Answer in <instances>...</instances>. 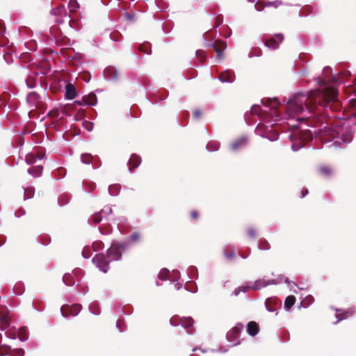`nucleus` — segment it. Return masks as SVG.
<instances>
[{
    "mask_svg": "<svg viewBox=\"0 0 356 356\" xmlns=\"http://www.w3.org/2000/svg\"><path fill=\"white\" fill-rule=\"evenodd\" d=\"M320 88L308 92H296L287 99L284 118H295L302 114L293 124L289 136L291 149L296 152L304 147V143L312 140L314 136H319L324 143L332 142L330 146L343 149L353 140L350 132L343 131L341 127H330L326 120L331 115L328 110H337L339 106L337 99V86L338 80L333 76L330 80L318 79Z\"/></svg>",
    "mask_w": 356,
    "mask_h": 356,
    "instance_id": "nucleus-1",
    "label": "nucleus"
},
{
    "mask_svg": "<svg viewBox=\"0 0 356 356\" xmlns=\"http://www.w3.org/2000/svg\"><path fill=\"white\" fill-rule=\"evenodd\" d=\"M263 105L270 108V112L263 111L259 104L252 106L250 113H245V120L247 124H252L248 117L250 115L257 116L260 122L255 128L256 134L266 138L270 141H276L279 138L278 132L273 127V124L280 120V113L277 108L281 104L277 97L262 99Z\"/></svg>",
    "mask_w": 356,
    "mask_h": 356,
    "instance_id": "nucleus-2",
    "label": "nucleus"
},
{
    "mask_svg": "<svg viewBox=\"0 0 356 356\" xmlns=\"http://www.w3.org/2000/svg\"><path fill=\"white\" fill-rule=\"evenodd\" d=\"M122 257V252L117 246L116 243L113 242L111 247L108 249L106 254H96L92 259V263L104 273L109 269V263L113 261H118Z\"/></svg>",
    "mask_w": 356,
    "mask_h": 356,
    "instance_id": "nucleus-3",
    "label": "nucleus"
},
{
    "mask_svg": "<svg viewBox=\"0 0 356 356\" xmlns=\"http://www.w3.org/2000/svg\"><path fill=\"white\" fill-rule=\"evenodd\" d=\"M51 13L55 17V22L57 24H61L67 22L68 25L72 28V19L70 15H68L65 6L61 5L52 8Z\"/></svg>",
    "mask_w": 356,
    "mask_h": 356,
    "instance_id": "nucleus-4",
    "label": "nucleus"
},
{
    "mask_svg": "<svg viewBox=\"0 0 356 356\" xmlns=\"http://www.w3.org/2000/svg\"><path fill=\"white\" fill-rule=\"evenodd\" d=\"M26 102L31 110H42L44 107L41 96L36 92H30L27 94Z\"/></svg>",
    "mask_w": 356,
    "mask_h": 356,
    "instance_id": "nucleus-5",
    "label": "nucleus"
},
{
    "mask_svg": "<svg viewBox=\"0 0 356 356\" xmlns=\"http://www.w3.org/2000/svg\"><path fill=\"white\" fill-rule=\"evenodd\" d=\"M82 309L81 304H74L71 306L65 305L61 307L60 313L63 317L67 318L69 316H77Z\"/></svg>",
    "mask_w": 356,
    "mask_h": 356,
    "instance_id": "nucleus-6",
    "label": "nucleus"
},
{
    "mask_svg": "<svg viewBox=\"0 0 356 356\" xmlns=\"http://www.w3.org/2000/svg\"><path fill=\"white\" fill-rule=\"evenodd\" d=\"M170 323L172 326H177L181 325L184 329L191 327L194 321L191 317L180 318L179 316H173L170 320Z\"/></svg>",
    "mask_w": 356,
    "mask_h": 356,
    "instance_id": "nucleus-7",
    "label": "nucleus"
},
{
    "mask_svg": "<svg viewBox=\"0 0 356 356\" xmlns=\"http://www.w3.org/2000/svg\"><path fill=\"white\" fill-rule=\"evenodd\" d=\"M280 283V281L277 280H266L263 277L252 282V286L250 288H252V290H260L268 285L278 284Z\"/></svg>",
    "mask_w": 356,
    "mask_h": 356,
    "instance_id": "nucleus-8",
    "label": "nucleus"
},
{
    "mask_svg": "<svg viewBox=\"0 0 356 356\" xmlns=\"http://www.w3.org/2000/svg\"><path fill=\"white\" fill-rule=\"evenodd\" d=\"M284 40V35L282 33L275 34L273 37L266 40L264 44L268 48L275 50L279 47L280 43Z\"/></svg>",
    "mask_w": 356,
    "mask_h": 356,
    "instance_id": "nucleus-9",
    "label": "nucleus"
},
{
    "mask_svg": "<svg viewBox=\"0 0 356 356\" xmlns=\"http://www.w3.org/2000/svg\"><path fill=\"white\" fill-rule=\"evenodd\" d=\"M248 142V138L245 135L241 136L236 138L231 144V149L234 152L244 148Z\"/></svg>",
    "mask_w": 356,
    "mask_h": 356,
    "instance_id": "nucleus-10",
    "label": "nucleus"
},
{
    "mask_svg": "<svg viewBox=\"0 0 356 356\" xmlns=\"http://www.w3.org/2000/svg\"><path fill=\"white\" fill-rule=\"evenodd\" d=\"M103 74L106 81H114L118 79V71L115 67L108 66L104 69Z\"/></svg>",
    "mask_w": 356,
    "mask_h": 356,
    "instance_id": "nucleus-11",
    "label": "nucleus"
},
{
    "mask_svg": "<svg viewBox=\"0 0 356 356\" xmlns=\"http://www.w3.org/2000/svg\"><path fill=\"white\" fill-rule=\"evenodd\" d=\"M280 302L275 298H268L265 300V307L269 312H275L277 314V307Z\"/></svg>",
    "mask_w": 356,
    "mask_h": 356,
    "instance_id": "nucleus-12",
    "label": "nucleus"
},
{
    "mask_svg": "<svg viewBox=\"0 0 356 356\" xmlns=\"http://www.w3.org/2000/svg\"><path fill=\"white\" fill-rule=\"evenodd\" d=\"M218 79L222 83H233L235 81V75L233 71L227 70L223 71Z\"/></svg>",
    "mask_w": 356,
    "mask_h": 356,
    "instance_id": "nucleus-13",
    "label": "nucleus"
},
{
    "mask_svg": "<svg viewBox=\"0 0 356 356\" xmlns=\"http://www.w3.org/2000/svg\"><path fill=\"white\" fill-rule=\"evenodd\" d=\"M141 163V158L136 154H132L128 161L129 171L132 173L133 169L138 168Z\"/></svg>",
    "mask_w": 356,
    "mask_h": 356,
    "instance_id": "nucleus-14",
    "label": "nucleus"
},
{
    "mask_svg": "<svg viewBox=\"0 0 356 356\" xmlns=\"http://www.w3.org/2000/svg\"><path fill=\"white\" fill-rule=\"evenodd\" d=\"M82 102L84 106H93L97 103V98L95 93L91 92L88 95L82 97Z\"/></svg>",
    "mask_w": 356,
    "mask_h": 356,
    "instance_id": "nucleus-15",
    "label": "nucleus"
},
{
    "mask_svg": "<svg viewBox=\"0 0 356 356\" xmlns=\"http://www.w3.org/2000/svg\"><path fill=\"white\" fill-rule=\"evenodd\" d=\"M282 4V2L280 0H275V1H266L264 5L263 4V3H259V1H257L254 7L257 10L261 11L264 7L273 6L275 8H277L279 6Z\"/></svg>",
    "mask_w": 356,
    "mask_h": 356,
    "instance_id": "nucleus-16",
    "label": "nucleus"
},
{
    "mask_svg": "<svg viewBox=\"0 0 356 356\" xmlns=\"http://www.w3.org/2000/svg\"><path fill=\"white\" fill-rule=\"evenodd\" d=\"M38 75H44V72L42 71H38L34 72L33 74H31L29 76L27 79H26L25 82L26 86L30 88H34L36 86V81H35V76Z\"/></svg>",
    "mask_w": 356,
    "mask_h": 356,
    "instance_id": "nucleus-17",
    "label": "nucleus"
},
{
    "mask_svg": "<svg viewBox=\"0 0 356 356\" xmlns=\"http://www.w3.org/2000/svg\"><path fill=\"white\" fill-rule=\"evenodd\" d=\"M77 95V92L75 86L72 83L67 84L65 86V97L67 99L72 100Z\"/></svg>",
    "mask_w": 356,
    "mask_h": 356,
    "instance_id": "nucleus-18",
    "label": "nucleus"
},
{
    "mask_svg": "<svg viewBox=\"0 0 356 356\" xmlns=\"http://www.w3.org/2000/svg\"><path fill=\"white\" fill-rule=\"evenodd\" d=\"M243 325L242 323H237L232 329H231L227 333V335H226V337H227V340H232V334L233 333H236V335H238L240 334L241 332L243 330Z\"/></svg>",
    "mask_w": 356,
    "mask_h": 356,
    "instance_id": "nucleus-19",
    "label": "nucleus"
},
{
    "mask_svg": "<svg viewBox=\"0 0 356 356\" xmlns=\"http://www.w3.org/2000/svg\"><path fill=\"white\" fill-rule=\"evenodd\" d=\"M259 330L258 324L254 321H250L247 325V332L252 337L255 336Z\"/></svg>",
    "mask_w": 356,
    "mask_h": 356,
    "instance_id": "nucleus-20",
    "label": "nucleus"
},
{
    "mask_svg": "<svg viewBox=\"0 0 356 356\" xmlns=\"http://www.w3.org/2000/svg\"><path fill=\"white\" fill-rule=\"evenodd\" d=\"M318 11V8L316 6H307L304 10L299 13L300 17H307L311 14H316Z\"/></svg>",
    "mask_w": 356,
    "mask_h": 356,
    "instance_id": "nucleus-21",
    "label": "nucleus"
},
{
    "mask_svg": "<svg viewBox=\"0 0 356 356\" xmlns=\"http://www.w3.org/2000/svg\"><path fill=\"white\" fill-rule=\"evenodd\" d=\"M337 312H339V310H337ZM354 312L352 309L347 310V311H342L341 312H337L336 314V317L337 318V322L334 323V324H337L339 321L346 318L348 316H352Z\"/></svg>",
    "mask_w": 356,
    "mask_h": 356,
    "instance_id": "nucleus-22",
    "label": "nucleus"
},
{
    "mask_svg": "<svg viewBox=\"0 0 356 356\" xmlns=\"http://www.w3.org/2000/svg\"><path fill=\"white\" fill-rule=\"evenodd\" d=\"M43 168L42 165H36L28 169V173L34 177H38L42 173Z\"/></svg>",
    "mask_w": 356,
    "mask_h": 356,
    "instance_id": "nucleus-23",
    "label": "nucleus"
},
{
    "mask_svg": "<svg viewBox=\"0 0 356 356\" xmlns=\"http://www.w3.org/2000/svg\"><path fill=\"white\" fill-rule=\"evenodd\" d=\"M13 293L17 296H21L24 293L25 291L24 284L22 282H17L13 289Z\"/></svg>",
    "mask_w": 356,
    "mask_h": 356,
    "instance_id": "nucleus-24",
    "label": "nucleus"
},
{
    "mask_svg": "<svg viewBox=\"0 0 356 356\" xmlns=\"http://www.w3.org/2000/svg\"><path fill=\"white\" fill-rule=\"evenodd\" d=\"M44 156V154L40 156H36L35 154L31 153L26 156L25 161L27 164L31 165L35 163L38 159L42 160Z\"/></svg>",
    "mask_w": 356,
    "mask_h": 356,
    "instance_id": "nucleus-25",
    "label": "nucleus"
},
{
    "mask_svg": "<svg viewBox=\"0 0 356 356\" xmlns=\"http://www.w3.org/2000/svg\"><path fill=\"white\" fill-rule=\"evenodd\" d=\"M63 282L68 286H72L74 284L75 282L72 274L67 273L63 277Z\"/></svg>",
    "mask_w": 356,
    "mask_h": 356,
    "instance_id": "nucleus-26",
    "label": "nucleus"
},
{
    "mask_svg": "<svg viewBox=\"0 0 356 356\" xmlns=\"http://www.w3.org/2000/svg\"><path fill=\"white\" fill-rule=\"evenodd\" d=\"M6 29L4 26L0 23V47H4L8 44L7 39L4 37Z\"/></svg>",
    "mask_w": 356,
    "mask_h": 356,
    "instance_id": "nucleus-27",
    "label": "nucleus"
},
{
    "mask_svg": "<svg viewBox=\"0 0 356 356\" xmlns=\"http://www.w3.org/2000/svg\"><path fill=\"white\" fill-rule=\"evenodd\" d=\"M88 309L91 314L98 316L101 313L99 303L97 302H92L90 304Z\"/></svg>",
    "mask_w": 356,
    "mask_h": 356,
    "instance_id": "nucleus-28",
    "label": "nucleus"
},
{
    "mask_svg": "<svg viewBox=\"0 0 356 356\" xmlns=\"http://www.w3.org/2000/svg\"><path fill=\"white\" fill-rule=\"evenodd\" d=\"M296 298L293 296H289L286 298L284 300V309L286 310H289L295 304Z\"/></svg>",
    "mask_w": 356,
    "mask_h": 356,
    "instance_id": "nucleus-29",
    "label": "nucleus"
},
{
    "mask_svg": "<svg viewBox=\"0 0 356 356\" xmlns=\"http://www.w3.org/2000/svg\"><path fill=\"white\" fill-rule=\"evenodd\" d=\"M206 147L209 152H216L220 147V143L216 140H211L207 143Z\"/></svg>",
    "mask_w": 356,
    "mask_h": 356,
    "instance_id": "nucleus-30",
    "label": "nucleus"
},
{
    "mask_svg": "<svg viewBox=\"0 0 356 356\" xmlns=\"http://www.w3.org/2000/svg\"><path fill=\"white\" fill-rule=\"evenodd\" d=\"M6 349L11 351L10 356H24L25 354L24 350L22 348H18L15 350H11V347L7 345L3 346Z\"/></svg>",
    "mask_w": 356,
    "mask_h": 356,
    "instance_id": "nucleus-31",
    "label": "nucleus"
},
{
    "mask_svg": "<svg viewBox=\"0 0 356 356\" xmlns=\"http://www.w3.org/2000/svg\"><path fill=\"white\" fill-rule=\"evenodd\" d=\"M120 188V185L119 184H113L108 186V191L111 195L116 196L119 194Z\"/></svg>",
    "mask_w": 356,
    "mask_h": 356,
    "instance_id": "nucleus-32",
    "label": "nucleus"
},
{
    "mask_svg": "<svg viewBox=\"0 0 356 356\" xmlns=\"http://www.w3.org/2000/svg\"><path fill=\"white\" fill-rule=\"evenodd\" d=\"M96 187L95 183L90 181H85L83 183V188L86 192L91 193Z\"/></svg>",
    "mask_w": 356,
    "mask_h": 356,
    "instance_id": "nucleus-33",
    "label": "nucleus"
},
{
    "mask_svg": "<svg viewBox=\"0 0 356 356\" xmlns=\"http://www.w3.org/2000/svg\"><path fill=\"white\" fill-rule=\"evenodd\" d=\"M158 278L161 280H167L170 279V271L167 268H162L158 275Z\"/></svg>",
    "mask_w": 356,
    "mask_h": 356,
    "instance_id": "nucleus-34",
    "label": "nucleus"
},
{
    "mask_svg": "<svg viewBox=\"0 0 356 356\" xmlns=\"http://www.w3.org/2000/svg\"><path fill=\"white\" fill-rule=\"evenodd\" d=\"M114 243H116L121 252L122 251H126L131 245L129 240L124 242L114 241Z\"/></svg>",
    "mask_w": 356,
    "mask_h": 356,
    "instance_id": "nucleus-35",
    "label": "nucleus"
},
{
    "mask_svg": "<svg viewBox=\"0 0 356 356\" xmlns=\"http://www.w3.org/2000/svg\"><path fill=\"white\" fill-rule=\"evenodd\" d=\"M138 49L146 54H151L152 53L151 45L148 42L138 45Z\"/></svg>",
    "mask_w": 356,
    "mask_h": 356,
    "instance_id": "nucleus-36",
    "label": "nucleus"
},
{
    "mask_svg": "<svg viewBox=\"0 0 356 356\" xmlns=\"http://www.w3.org/2000/svg\"><path fill=\"white\" fill-rule=\"evenodd\" d=\"M258 248L261 250H268L270 249V245L266 239H261L258 244Z\"/></svg>",
    "mask_w": 356,
    "mask_h": 356,
    "instance_id": "nucleus-37",
    "label": "nucleus"
},
{
    "mask_svg": "<svg viewBox=\"0 0 356 356\" xmlns=\"http://www.w3.org/2000/svg\"><path fill=\"white\" fill-rule=\"evenodd\" d=\"M19 339L22 341H26L29 339L28 331L25 327L19 330Z\"/></svg>",
    "mask_w": 356,
    "mask_h": 356,
    "instance_id": "nucleus-38",
    "label": "nucleus"
},
{
    "mask_svg": "<svg viewBox=\"0 0 356 356\" xmlns=\"http://www.w3.org/2000/svg\"><path fill=\"white\" fill-rule=\"evenodd\" d=\"M314 297L311 295H308L302 301L301 305H302L304 307L307 308L310 305H312L314 302Z\"/></svg>",
    "mask_w": 356,
    "mask_h": 356,
    "instance_id": "nucleus-39",
    "label": "nucleus"
},
{
    "mask_svg": "<svg viewBox=\"0 0 356 356\" xmlns=\"http://www.w3.org/2000/svg\"><path fill=\"white\" fill-rule=\"evenodd\" d=\"M24 200L31 199L34 195V193H35L34 188L30 187V188H24Z\"/></svg>",
    "mask_w": 356,
    "mask_h": 356,
    "instance_id": "nucleus-40",
    "label": "nucleus"
},
{
    "mask_svg": "<svg viewBox=\"0 0 356 356\" xmlns=\"http://www.w3.org/2000/svg\"><path fill=\"white\" fill-rule=\"evenodd\" d=\"M68 8L70 12H76L79 8V4L77 0H70Z\"/></svg>",
    "mask_w": 356,
    "mask_h": 356,
    "instance_id": "nucleus-41",
    "label": "nucleus"
},
{
    "mask_svg": "<svg viewBox=\"0 0 356 356\" xmlns=\"http://www.w3.org/2000/svg\"><path fill=\"white\" fill-rule=\"evenodd\" d=\"M92 156L90 154L85 153L81 156V161L84 164H90L92 162Z\"/></svg>",
    "mask_w": 356,
    "mask_h": 356,
    "instance_id": "nucleus-42",
    "label": "nucleus"
},
{
    "mask_svg": "<svg viewBox=\"0 0 356 356\" xmlns=\"http://www.w3.org/2000/svg\"><path fill=\"white\" fill-rule=\"evenodd\" d=\"M8 309L6 306L0 305V321L7 318Z\"/></svg>",
    "mask_w": 356,
    "mask_h": 356,
    "instance_id": "nucleus-43",
    "label": "nucleus"
},
{
    "mask_svg": "<svg viewBox=\"0 0 356 356\" xmlns=\"http://www.w3.org/2000/svg\"><path fill=\"white\" fill-rule=\"evenodd\" d=\"M188 275H191V277L197 278L198 277V270H197V267L195 266H189V268L188 269Z\"/></svg>",
    "mask_w": 356,
    "mask_h": 356,
    "instance_id": "nucleus-44",
    "label": "nucleus"
},
{
    "mask_svg": "<svg viewBox=\"0 0 356 356\" xmlns=\"http://www.w3.org/2000/svg\"><path fill=\"white\" fill-rule=\"evenodd\" d=\"M70 198L67 195H62L58 199V203L60 206H64L69 202Z\"/></svg>",
    "mask_w": 356,
    "mask_h": 356,
    "instance_id": "nucleus-45",
    "label": "nucleus"
},
{
    "mask_svg": "<svg viewBox=\"0 0 356 356\" xmlns=\"http://www.w3.org/2000/svg\"><path fill=\"white\" fill-rule=\"evenodd\" d=\"M140 239V235L138 232H133L129 238V242L132 244L138 241H139Z\"/></svg>",
    "mask_w": 356,
    "mask_h": 356,
    "instance_id": "nucleus-46",
    "label": "nucleus"
},
{
    "mask_svg": "<svg viewBox=\"0 0 356 356\" xmlns=\"http://www.w3.org/2000/svg\"><path fill=\"white\" fill-rule=\"evenodd\" d=\"M155 4L161 11L165 10L167 8V5L163 0H155Z\"/></svg>",
    "mask_w": 356,
    "mask_h": 356,
    "instance_id": "nucleus-47",
    "label": "nucleus"
},
{
    "mask_svg": "<svg viewBox=\"0 0 356 356\" xmlns=\"http://www.w3.org/2000/svg\"><path fill=\"white\" fill-rule=\"evenodd\" d=\"M211 46L213 47V49L216 51V56L218 59H220L222 55V51L225 49V48L226 47V45L224 44V43H222V49H219L216 44H212Z\"/></svg>",
    "mask_w": 356,
    "mask_h": 356,
    "instance_id": "nucleus-48",
    "label": "nucleus"
},
{
    "mask_svg": "<svg viewBox=\"0 0 356 356\" xmlns=\"http://www.w3.org/2000/svg\"><path fill=\"white\" fill-rule=\"evenodd\" d=\"M319 172L321 174L329 177L332 174V170L329 167L322 166L319 168Z\"/></svg>",
    "mask_w": 356,
    "mask_h": 356,
    "instance_id": "nucleus-49",
    "label": "nucleus"
},
{
    "mask_svg": "<svg viewBox=\"0 0 356 356\" xmlns=\"http://www.w3.org/2000/svg\"><path fill=\"white\" fill-rule=\"evenodd\" d=\"M170 278L173 282H177L180 278V272L178 270H173Z\"/></svg>",
    "mask_w": 356,
    "mask_h": 356,
    "instance_id": "nucleus-50",
    "label": "nucleus"
},
{
    "mask_svg": "<svg viewBox=\"0 0 356 356\" xmlns=\"http://www.w3.org/2000/svg\"><path fill=\"white\" fill-rule=\"evenodd\" d=\"M102 220V211L95 213L92 217V220L95 223H98V222H101Z\"/></svg>",
    "mask_w": 356,
    "mask_h": 356,
    "instance_id": "nucleus-51",
    "label": "nucleus"
},
{
    "mask_svg": "<svg viewBox=\"0 0 356 356\" xmlns=\"http://www.w3.org/2000/svg\"><path fill=\"white\" fill-rule=\"evenodd\" d=\"M0 322L1 323L0 325V330L1 331L6 330L10 325V322L8 318L1 321Z\"/></svg>",
    "mask_w": 356,
    "mask_h": 356,
    "instance_id": "nucleus-52",
    "label": "nucleus"
},
{
    "mask_svg": "<svg viewBox=\"0 0 356 356\" xmlns=\"http://www.w3.org/2000/svg\"><path fill=\"white\" fill-rule=\"evenodd\" d=\"M196 56L200 58L201 62H203L206 58V53L204 50L198 49L196 51Z\"/></svg>",
    "mask_w": 356,
    "mask_h": 356,
    "instance_id": "nucleus-53",
    "label": "nucleus"
},
{
    "mask_svg": "<svg viewBox=\"0 0 356 356\" xmlns=\"http://www.w3.org/2000/svg\"><path fill=\"white\" fill-rule=\"evenodd\" d=\"M103 247L104 243L102 241H98L92 243V248L95 252L102 249Z\"/></svg>",
    "mask_w": 356,
    "mask_h": 356,
    "instance_id": "nucleus-54",
    "label": "nucleus"
},
{
    "mask_svg": "<svg viewBox=\"0 0 356 356\" xmlns=\"http://www.w3.org/2000/svg\"><path fill=\"white\" fill-rule=\"evenodd\" d=\"M82 256L85 259H88L91 256L90 249L89 248H84L82 250Z\"/></svg>",
    "mask_w": 356,
    "mask_h": 356,
    "instance_id": "nucleus-55",
    "label": "nucleus"
},
{
    "mask_svg": "<svg viewBox=\"0 0 356 356\" xmlns=\"http://www.w3.org/2000/svg\"><path fill=\"white\" fill-rule=\"evenodd\" d=\"M116 327L119 330L120 332H122L124 331L123 328L124 327V323L122 320H118L116 322Z\"/></svg>",
    "mask_w": 356,
    "mask_h": 356,
    "instance_id": "nucleus-56",
    "label": "nucleus"
},
{
    "mask_svg": "<svg viewBox=\"0 0 356 356\" xmlns=\"http://www.w3.org/2000/svg\"><path fill=\"white\" fill-rule=\"evenodd\" d=\"M251 286H252V282H248L245 285L241 286L240 287L242 288L241 292L245 293L248 290L252 289V288H250Z\"/></svg>",
    "mask_w": 356,
    "mask_h": 356,
    "instance_id": "nucleus-57",
    "label": "nucleus"
},
{
    "mask_svg": "<svg viewBox=\"0 0 356 356\" xmlns=\"http://www.w3.org/2000/svg\"><path fill=\"white\" fill-rule=\"evenodd\" d=\"M284 282L289 285L291 290H292V286L298 287L296 282L289 281L288 277H284Z\"/></svg>",
    "mask_w": 356,
    "mask_h": 356,
    "instance_id": "nucleus-58",
    "label": "nucleus"
},
{
    "mask_svg": "<svg viewBox=\"0 0 356 356\" xmlns=\"http://www.w3.org/2000/svg\"><path fill=\"white\" fill-rule=\"evenodd\" d=\"M121 35L119 33H112L110 34V38L113 41H120Z\"/></svg>",
    "mask_w": 356,
    "mask_h": 356,
    "instance_id": "nucleus-59",
    "label": "nucleus"
},
{
    "mask_svg": "<svg viewBox=\"0 0 356 356\" xmlns=\"http://www.w3.org/2000/svg\"><path fill=\"white\" fill-rule=\"evenodd\" d=\"M25 213H26L25 210L22 209V208H20V209H19L17 211H16L15 212V216L17 218H19V217L23 216L24 215H25Z\"/></svg>",
    "mask_w": 356,
    "mask_h": 356,
    "instance_id": "nucleus-60",
    "label": "nucleus"
},
{
    "mask_svg": "<svg viewBox=\"0 0 356 356\" xmlns=\"http://www.w3.org/2000/svg\"><path fill=\"white\" fill-rule=\"evenodd\" d=\"M248 234L250 238H254L256 236V231L253 228H248Z\"/></svg>",
    "mask_w": 356,
    "mask_h": 356,
    "instance_id": "nucleus-61",
    "label": "nucleus"
},
{
    "mask_svg": "<svg viewBox=\"0 0 356 356\" xmlns=\"http://www.w3.org/2000/svg\"><path fill=\"white\" fill-rule=\"evenodd\" d=\"M101 211L102 213L109 215L112 213V209L110 207H105Z\"/></svg>",
    "mask_w": 356,
    "mask_h": 356,
    "instance_id": "nucleus-62",
    "label": "nucleus"
},
{
    "mask_svg": "<svg viewBox=\"0 0 356 356\" xmlns=\"http://www.w3.org/2000/svg\"><path fill=\"white\" fill-rule=\"evenodd\" d=\"M201 115H202V111L200 110L196 109L194 111V112H193V118H194L197 119V118H200Z\"/></svg>",
    "mask_w": 356,
    "mask_h": 356,
    "instance_id": "nucleus-63",
    "label": "nucleus"
},
{
    "mask_svg": "<svg viewBox=\"0 0 356 356\" xmlns=\"http://www.w3.org/2000/svg\"><path fill=\"white\" fill-rule=\"evenodd\" d=\"M6 335L11 339H16V334L15 332H12L10 331H8L6 332Z\"/></svg>",
    "mask_w": 356,
    "mask_h": 356,
    "instance_id": "nucleus-64",
    "label": "nucleus"
}]
</instances>
